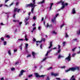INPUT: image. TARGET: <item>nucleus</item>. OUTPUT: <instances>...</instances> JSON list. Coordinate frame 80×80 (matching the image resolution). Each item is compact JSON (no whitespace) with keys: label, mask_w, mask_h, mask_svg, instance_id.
Listing matches in <instances>:
<instances>
[{"label":"nucleus","mask_w":80,"mask_h":80,"mask_svg":"<svg viewBox=\"0 0 80 80\" xmlns=\"http://www.w3.org/2000/svg\"><path fill=\"white\" fill-rule=\"evenodd\" d=\"M31 57V55L30 54H29L28 55V56H27V58H28V57Z\"/></svg>","instance_id":"obj_47"},{"label":"nucleus","mask_w":80,"mask_h":80,"mask_svg":"<svg viewBox=\"0 0 80 80\" xmlns=\"http://www.w3.org/2000/svg\"><path fill=\"white\" fill-rule=\"evenodd\" d=\"M25 72V70H21V71L20 72V73H19V74L18 75L19 77H21L23 75V72Z\"/></svg>","instance_id":"obj_7"},{"label":"nucleus","mask_w":80,"mask_h":80,"mask_svg":"<svg viewBox=\"0 0 80 80\" xmlns=\"http://www.w3.org/2000/svg\"><path fill=\"white\" fill-rule=\"evenodd\" d=\"M25 40H26V41H28V38H27V35H25Z\"/></svg>","instance_id":"obj_16"},{"label":"nucleus","mask_w":80,"mask_h":80,"mask_svg":"<svg viewBox=\"0 0 80 80\" xmlns=\"http://www.w3.org/2000/svg\"><path fill=\"white\" fill-rule=\"evenodd\" d=\"M6 37L7 38H10V36H9V35H7L6 36Z\"/></svg>","instance_id":"obj_33"},{"label":"nucleus","mask_w":80,"mask_h":80,"mask_svg":"<svg viewBox=\"0 0 80 80\" xmlns=\"http://www.w3.org/2000/svg\"><path fill=\"white\" fill-rule=\"evenodd\" d=\"M19 63V62H16V63H15V65H18Z\"/></svg>","instance_id":"obj_51"},{"label":"nucleus","mask_w":80,"mask_h":80,"mask_svg":"<svg viewBox=\"0 0 80 80\" xmlns=\"http://www.w3.org/2000/svg\"><path fill=\"white\" fill-rule=\"evenodd\" d=\"M60 50H58V52L57 53H56L55 55H58V53H60Z\"/></svg>","instance_id":"obj_25"},{"label":"nucleus","mask_w":80,"mask_h":80,"mask_svg":"<svg viewBox=\"0 0 80 80\" xmlns=\"http://www.w3.org/2000/svg\"><path fill=\"white\" fill-rule=\"evenodd\" d=\"M58 50H61V49H60V45H58Z\"/></svg>","instance_id":"obj_22"},{"label":"nucleus","mask_w":80,"mask_h":80,"mask_svg":"<svg viewBox=\"0 0 80 80\" xmlns=\"http://www.w3.org/2000/svg\"><path fill=\"white\" fill-rule=\"evenodd\" d=\"M51 75L52 76H58L59 75L58 74V73H53V72H52L51 73Z\"/></svg>","instance_id":"obj_12"},{"label":"nucleus","mask_w":80,"mask_h":80,"mask_svg":"<svg viewBox=\"0 0 80 80\" xmlns=\"http://www.w3.org/2000/svg\"><path fill=\"white\" fill-rule=\"evenodd\" d=\"M17 20H13V22H17Z\"/></svg>","instance_id":"obj_55"},{"label":"nucleus","mask_w":80,"mask_h":80,"mask_svg":"<svg viewBox=\"0 0 80 80\" xmlns=\"http://www.w3.org/2000/svg\"><path fill=\"white\" fill-rule=\"evenodd\" d=\"M9 0H5V2H8Z\"/></svg>","instance_id":"obj_63"},{"label":"nucleus","mask_w":80,"mask_h":80,"mask_svg":"<svg viewBox=\"0 0 80 80\" xmlns=\"http://www.w3.org/2000/svg\"><path fill=\"white\" fill-rule=\"evenodd\" d=\"M72 14H75V13H76V11L75 8H73L72 9Z\"/></svg>","instance_id":"obj_15"},{"label":"nucleus","mask_w":80,"mask_h":80,"mask_svg":"<svg viewBox=\"0 0 80 80\" xmlns=\"http://www.w3.org/2000/svg\"><path fill=\"white\" fill-rule=\"evenodd\" d=\"M46 80H50V78L49 77V76H47V78H46Z\"/></svg>","instance_id":"obj_24"},{"label":"nucleus","mask_w":80,"mask_h":80,"mask_svg":"<svg viewBox=\"0 0 80 80\" xmlns=\"http://www.w3.org/2000/svg\"><path fill=\"white\" fill-rule=\"evenodd\" d=\"M34 10V7H33V8H32V9H31V13H33V11Z\"/></svg>","instance_id":"obj_21"},{"label":"nucleus","mask_w":80,"mask_h":80,"mask_svg":"<svg viewBox=\"0 0 80 80\" xmlns=\"http://www.w3.org/2000/svg\"><path fill=\"white\" fill-rule=\"evenodd\" d=\"M18 40H23V39H18Z\"/></svg>","instance_id":"obj_61"},{"label":"nucleus","mask_w":80,"mask_h":80,"mask_svg":"<svg viewBox=\"0 0 80 80\" xmlns=\"http://www.w3.org/2000/svg\"><path fill=\"white\" fill-rule=\"evenodd\" d=\"M43 67L42 66H41L40 68H39V69L41 70V68H42Z\"/></svg>","instance_id":"obj_57"},{"label":"nucleus","mask_w":80,"mask_h":80,"mask_svg":"<svg viewBox=\"0 0 80 80\" xmlns=\"http://www.w3.org/2000/svg\"><path fill=\"white\" fill-rule=\"evenodd\" d=\"M76 48V47H75L73 48H72V50H75Z\"/></svg>","instance_id":"obj_48"},{"label":"nucleus","mask_w":80,"mask_h":80,"mask_svg":"<svg viewBox=\"0 0 80 80\" xmlns=\"http://www.w3.org/2000/svg\"><path fill=\"white\" fill-rule=\"evenodd\" d=\"M32 56H33V58H35V56L37 55L36 53H35L34 52H32Z\"/></svg>","instance_id":"obj_9"},{"label":"nucleus","mask_w":80,"mask_h":80,"mask_svg":"<svg viewBox=\"0 0 80 80\" xmlns=\"http://www.w3.org/2000/svg\"><path fill=\"white\" fill-rule=\"evenodd\" d=\"M13 4H14V2H12L11 3V4L10 6H12V5H13Z\"/></svg>","instance_id":"obj_60"},{"label":"nucleus","mask_w":80,"mask_h":80,"mask_svg":"<svg viewBox=\"0 0 80 80\" xmlns=\"http://www.w3.org/2000/svg\"><path fill=\"white\" fill-rule=\"evenodd\" d=\"M49 25L48 23H47V28H48V27H49Z\"/></svg>","instance_id":"obj_42"},{"label":"nucleus","mask_w":80,"mask_h":80,"mask_svg":"<svg viewBox=\"0 0 80 80\" xmlns=\"http://www.w3.org/2000/svg\"><path fill=\"white\" fill-rule=\"evenodd\" d=\"M28 19H29V18H27L25 19V22H26Z\"/></svg>","instance_id":"obj_18"},{"label":"nucleus","mask_w":80,"mask_h":80,"mask_svg":"<svg viewBox=\"0 0 80 80\" xmlns=\"http://www.w3.org/2000/svg\"><path fill=\"white\" fill-rule=\"evenodd\" d=\"M22 24V22H19V25L20 26H21V25Z\"/></svg>","instance_id":"obj_54"},{"label":"nucleus","mask_w":80,"mask_h":80,"mask_svg":"<svg viewBox=\"0 0 80 80\" xmlns=\"http://www.w3.org/2000/svg\"><path fill=\"white\" fill-rule=\"evenodd\" d=\"M77 38H75L74 39H73V41H74V42H75V40H76L77 41Z\"/></svg>","instance_id":"obj_44"},{"label":"nucleus","mask_w":80,"mask_h":80,"mask_svg":"<svg viewBox=\"0 0 80 80\" xmlns=\"http://www.w3.org/2000/svg\"><path fill=\"white\" fill-rule=\"evenodd\" d=\"M4 78L3 77H2L1 78V80H4Z\"/></svg>","instance_id":"obj_40"},{"label":"nucleus","mask_w":80,"mask_h":80,"mask_svg":"<svg viewBox=\"0 0 80 80\" xmlns=\"http://www.w3.org/2000/svg\"><path fill=\"white\" fill-rule=\"evenodd\" d=\"M15 70V68H11V70L12 71H14Z\"/></svg>","instance_id":"obj_32"},{"label":"nucleus","mask_w":80,"mask_h":80,"mask_svg":"<svg viewBox=\"0 0 80 80\" xmlns=\"http://www.w3.org/2000/svg\"><path fill=\"white\" fill-rule=\"evenodd\" d=\"M19 2H17L16 3V6H18V5H19Z\"/></svg>","instance_id":"obj_41"},{"label":"nucleus","mask_w":80,"mask_h":80,"mask_svg":"<svg viewBox=\"0 0 80 80\" xmlns=\"http://www.w3.org/2000/svg\"><path fill=\"white\" fill-rule=\"evenodd\" d=\"M60 68L61 69H64V68H65L66 67L65 66H64L63 67H60Z\"/></svg>","instance_id":"obj_20"},{"label":"nucleus","mask_w":80,"mask_h":80,"mask_svg":"<svg viewBox=\"0 0 80 80\" xmlns=\"http://www.w3.org/2000/svg\"><path fill=\"white\" fill-rule=\"evenodd\" d=\"M7 44V42L6 41H5L4 42V45H5Z\"/></svg>","instance_id":"obj_38"},{"label":"nucleus","mask_w":80,"mask_h":80,"mask_svg":"<svg viewBox=\"0 0 80 80\" xmlns=\"http://www.w3.org/2000/svg\"><path fill=\"white\" fill-rule=\"evenodd\" d=\"M40 48L41 49L42 48V44H41L40 46Z\"/></svg>","instance_id":"obj_45"},{"label":"nucleus","mask_w":80,"mask_h":80,"mask_svg":"<svg viewBox=\"0 0 80 80\" xmlns=\"http://www.w3.org/2000/svg\"><path fill=\"white\" fill-rule=\"evenodd\" d=\"M76 53H73V54H72V57H74L76 55Z\"/></svg>","instance_id":"obj_36"},{"label":"nucleus","mask_w":80,"mask_h":80,"mask_svg":"<svg viewBox=\"0 0 80 80\" xmlns=\"http://www.w3.org/2000/svg\"><path fill=\"white\" fill-rule=\"evenodd\" d=\"M26 53H29L28 51V50H27V51H26Z\"/></svg>","instance_id":"obj_62"},{"label":"nucleus","mask_w":80,"mask_h":80,"mask_svg":"<svg viewBox=\"0 0 80 80\" xmlns=\"http://www.w3.org/2000/svg\"><path fill=\"white\" fill-rule=\"evenodd\" d=\"M8 53L9 55H11V53L10 51H8Z\"/></svg>","instance_id":"obj_26"},{"label":"nucleus","mask_w":80,"mask_h":80,"mask_svg":"<svg viewBox=\"0 0 80 80\" xmlns=\"http://www.w3.org/2000/svg\"><path fill=\"white\" fill-rule=\"evenodd\" d=\"M52 67H50V68H48L47 70H50L51 69H52Z\"/></svg>","instance_id":"obj_34"},{"label":"nucleus","mask_w":80,"mask_h":80,"mask_svg":"<svg viewBox=\"0 0 80 80\" xmlns=\"http://www.w3.org/2000/svg\"><path fill=\"white\" fill-rule=\"evenodd\" d=\"M33 41L34 42H35L36 41V38H34L33 39Z\"/></svg>","instance_id":"obj_46"},{"label":"nucleus","mask_w":80,"mask_h":80,"mask_svg":"<svg viewBox=\"0 0 80 80\" xmlns=\"http://www.w3.org/2000/svg\"><path fill=\"white\" fill-rule=\"evenodd\" d=\"M36 28H33V30H36Z\"/></svg>","instance_id":"obj_64"},{"label":"nucleus","mask_w":80,"mask_h":80,"mask_svg":"<svg viewBox=\"0 0 80 80\" xmlns=\"http://www.w3.org/2000/svg\"><path fill=\"white\" fill-rule=\"evenodd\" d=\"M34 74L36 78H40V77H44L46 75H41L40 76L38 72H35Z\"/></svg>","instance_id":"obj_5"},{"label":"nucleus","mask_w":80,"mask_h":80,"mask_svg":"<svg viewBox=\"0 0 80 80\" xmlns=\"http://www.w3.org/2000/svg\"><path fill=\"white\" fill-rule=\"evenodd\" d=\"M1 40H2V41H4V38L3 37H1Z\"/></svg>","instance_id":"obj_35"},{"label":"nucleus","mask_w":80,"mask_h":80,"mask_svg":"<svg viewBox=\"0 0 80 80\" xmlns=\"http://www.w3.org/2000/svg\"><path fill=\"white\" fill-rule=\"evenodd\" d=\"M20 11V9H18V8H15L14 9V12H16V11H18V12H19Z\"/></svg>","instance_id":"obj_11"},{"label":"nucleus","mask_w":80,"mask_h":80,"mask_svg":"<svg viewBox=\"0 0 80 80\" xmlns=\"http://www.w3.org/2000/svg\"><path fill=\"white\" fill-rule=\"evenodd\" d=\"M20 50H22V44H21L20 46Z\"/></svg>","instance_id":"obj_31"},{"label":"nucleus","mask_w":80,"mask_h":80,"mask_svg":"<svg viewBox=\"0 0 80 80\" xmlns=\"http://www.w3.org/2000/svg\"><path fill=\"white\" fill-rule=\"evenodd\" d=\"M53 4H54V3H51L50 6V9H51V8H52V6H53Z\"/></svg>","instance_id":"obj_17"},{"label":"nucleus","mask_w":80,"mask_h":80,"mask_svg":"<svg viewBox=\"0 0 80 80\" xmlns=\"http://www.w3.org/2000/svg\"><path fill=\"white\" fill-rule=\"evenodd\" d=\"M50 52H51V51H50V50H48L47 51V53L45 55V56L46 57H45V58H43V59L41 61V62H44V61H45V60H46V59H47V58H52V56H51L49 57H47V56H48V53H50Z\"/></svg>","instance_id":"obj_3"},{"label":"nucleus","mask_w":80,"mask_h":80,"mask_svg":"<svg viewBox=\"0 0 80 80\" xmlns=\"http://www.w3.org/2000/svg\"><path fill=\"white\" fill-rule=\"evenodd\" d=\"M49 45L50 46H49L48 48H51V47H52V42H50Z\"/></svg>","instance_id":"obj_13"},{"label":"nucleus","mask_w":80,"mask_h":80,"mask_svg":"<svg viewBox=\"0 0 80 80\" xmlns=\"http://www.w3.org/2000/svg\"><path fill=\"white\" fill-rule=\"evenodd\" d=\"M69 37V35H68V33L67 32L66 33V35H65V37L68 38Z\"/></svg>","instance_id":"obj_27"},{"label":"nucleus","mask_w":80,"mask_h":80,"mask_svg":"<svg viewBox=\"0 0 80 80\" xmlns=\"http://www.w3.org/2000/svg\"><path fill=\"white\" fill-rule=\"evenodd\" d=\"M63 80H68V79H63ZM69 80H76V79L74 78V76L73 75L72 76L71 78Z\"/></svg>","instance_id":"obj_8"},{"label":"nucleus","mask_w":80,"mask_h":80,"mask_svg":"<svg viewBox=\"0 0 80 80\" xmlns=\"http://www.w3.org/2000/svg\"><path fill=\"white\" fill-rule=\"evenodd\" d=\"M77 33L78 35H79L80 34V29L79 31H77Z\"/></svg>","instance_id":"obj_23"},{"label":"nucleus","mask_w":80,"mask_h":80,"mask_svg":"<svg viewBox=\"0 0 80 80\" xmlns=\"http://www.w3.org/2000/svg\"><path fill=\"white\" fill-rule=\"evenodd\" d=\"M58 15H59V14H56V17L57 18V17H58Z\"/></svg>","instance_id":"obj_50"},{"label":"nucleus","mask_w":80,"mask_h":80,"mask_svg":"<svg viewBox=\"0 0 80 80\" xmlns=\"http://www.w3.org/2000/svg\"><path fill=\"white\" fill-rule=\"evenodd\" d=\"M62 57H63L62 56V55H61L59 54L58 56V58H62Z\"/></svg>","instance_id":"obj_19"},{"label":"nucleus","mask_w":80,"mask_h":80,"mask_svg":"<svg viewBox=\"0 0 80 80\" xmlns=\"http://www.w3.org/2000/svg\"><path fill=\"white\" fill-rule=\"evenodd\" d=\"M32 76H33L32 74H30L29 75L28 77L31 78V77H32Z\"/></svg>","instance_id":"obj_39"},{"label":"nucleus","mask_w":80,"mask_h":80,"mask_svg":"<svg viewBox=\"0 0 80 80\" xmlns=\"http://www.w3.org/2000/svg\"><path fill=\"white\" fill-rule=\"evenodd\" d=\"M77 53L78 54H79L80 53V50L79 51V52H78Z\"/></svg>","instance_id":"obj_59"},{"label":"nucleus","mask_w":80,"mask_h":80,"mask_svg":"<svg viewBox=\"0 0 80 80\" xmlns=\"http://www.w3.org/2000/svg\"><path fill=\"white\" fill-rule=\"evenodd\" d=\"M61 2H62V6L60 8L61 9H64V8H65V6H68V3H66L65 4L64 2L62 1V0H61L60 1H59V2L58 3V4H59V3H61Z\"/></svg>","instance_id":"obj_2"},{"label":"nucleus","mask_w":80,"mask_h":80,"mask_svg":"<svg viewBox=\"0 0 80 80\" xmlns=\"http://www.w3.org/2000/svg\"><path fill=\"white\" fill-rule=\"evenodd\" d=\"M53 33H54L55 34H57V33L55 32V31H53Z\"/></svg>","instance_id":"obj_53"},{"label":"nucleus","mask_w":80,"mask_h":80,"mask_svg":"<svg viewBox=\"0 0 80 80\" xmlns=\"http://www.w3.org/2000/svg\"><path fill=\"white\" fill-rule=\"evenodd\" d=\"M65 25V24H62L61 26H60V28L61 29H62V28L63 26H64Z\"/></svg>","instance_id":"obj_29"},{"label":"nucleus","mask_w":80,"mask_h":80,"mask_svg":"<svg viewBox=\"0 0 80 80\" xmlns=\"http://www.w3.org/2000/svg\"><path fill=\"white\" fill-rule=\"evenodd\" d=\"M42 40H40V41H39V40H38L37 41H36V42L37 43H36V45L37 47H38V43H41L42 42Z\"/></svg>","instance_id":"obj_10"},{"label":"nucleus","mask_w":80,"mask_h":80,"mask_svg":"<svg viewBox=\"0 0 80 80\" xmlns=\"http://www.w3.org/2000/svg\"><path fill=\"white\" fill-rule=\"evenodd\" d=\"M76 70H80V68L78 67H72V68H70L67 70H66L65 72H68L70 71H72V72H75Z\"/></svg>","instance_id":"obj_1"},{"label":"nucleus","mask_w":80,"mask_h":80,"mask_svg":"<svg viewBox=\"0 0 80 80\" xmlns=\"http://www.w3.org/2000/svg\"><path fill=\"white\" fill-rule=\"evenodd\" d=\"M57 48V47H54V48H52V49L50 50H54V49L56 50Z\"/></svg>","instance_id":"obj_30"},{"label":"nucleus","mask_w":80,"mask_h":80,"mask_svg":"<svg viewBox=\"0 0 80 80\" xmlns=\"http://www.w3.org/2000/svg\"><path fill=\"white\" fill-rule=\"evenodd\" d=\"M33 2V4L32 3H31L30 4H26V6L27 8H28V7H33L34 4H35V1L36 0H32Z\"/></svg>","instance_id":"obj_4"},{"label":"nucleus","mask_w":80,"mask_h":80,"mask_svg":"<svg viewBox=\"0 0 80 80\" xmlns=\"http://www.w3.org/2000/svg\"><path fill=\"white\" fill-rule=\"evenodd\" d=\"M52 22H55V21H56V20H54V18L53 19H52Z\"/></svg>","instance_id":"obj_49"},{"label":"nucleus","mask_w":80,"mask_h":80,"mask_svg":"<svg viewBox=\"0 0 80 80\" xmlns=\"http://www.w3.org/2000/svg\"><path fill=\"white\" fill-rule=\"evenodd\" d=\"M45 2V0H43L42 2H41L40 3H43Z\"/></svg>","instance_id":"obj_43"},{"label":"nucleus","mask_w":80,"mask_h":80,"mask_svg":"<svg viewBox=\"0 0 80 80\" xmlns=\"http://www.w3.org/2000/svg\"><path fill=\"white\" fill-rule=\"evenodd\" d=\"M16 14V13H15L14 14V15L13 16V17H14V18H15V16Z\"/></svg>","instance_id":"obj_58"},{"label":"nucleus","mask_w":80,"mask_h":80,"mask_svg":"<svg viewBox=\"0 0 80 80\" xmlns=\"http://www.w3.org/2000/svg\"><path fill=\"white\" fill-rule=\"evenodd\" d=\"M29 24V22H27L26 23V25H27V24Z\"/></svg>","instance_id":"obj_56"},{"label":"nucleus","mask_w":80,"mask_h":80,"mask_svg":"<svg viewBox=\"0 0 80 80\" xmlns=\"http://www.w3.org/2000/svg\"><path fill=\"white\" fill-rule=\"evenodd\" d=\"M71 55L70 53H69L68 56L66 58L65 60H68V62H69V61H70L71 59Z\"/></svg>","instance_id":"obj_6"},{"label":"nucleus","mask_w":80,"mask_h":80,"mask_svg":"<svg viewBox=\"0 0 80 80\" xmlns=\"http://www.w3.org/2000/svg\"><path fill=\"white\" fill-rule=\"evenodd\" d=\"M28 45H29L28 43L26 44L25 48L26 50H27V49Z\"/></svg>","instance_id":"obj_14"},{"label":"nucleus","mask_w":80,"mask_h":80,"mask_svg":"<svg viewBox=\"0 0 80 80\" xmlns=\"http://www.w3.org/2000/svg\"><path fill=\"white\" fill-rule=\"evenodd\" d=\"M36 16H34V17H33V19H34V20H36Z\"/></svg>","instance_id":"obj_37"},{"label":"nucleus","mask_w":80,"mask_h":80,"mask_svg":"<svg viewBox=\"0 0 80 80\" xmlns=\"http://www.w3.org/2000/svg\"><path fill=\"white\" fill-rule=\"evenodd\" d=\"M66 43V42H63V46H65V44Z\"/></svg>","instance_id":"obj_28"},{"label":"nucleus","mask_w":80,"mask_h":80,"mask_svg":"<svg viewBox=\"0 0 80 80\" xmlns=\"http://www.w3.org/2000/svg\"><path fill=\"white\" fill-rule=\"evenodd\" d=\"M52 25H49V28H52Z\"/></svg>","instance_id":"obj_52"}]
</instances>
